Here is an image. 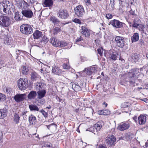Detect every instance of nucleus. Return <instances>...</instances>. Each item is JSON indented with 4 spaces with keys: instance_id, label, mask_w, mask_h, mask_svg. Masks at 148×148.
I'll return each mask as SVG.
<instances>
[{
    "instance_id": "nucleus-1",
    "label": "nucleus",
    "mask_w": 148,
    "mask_h": 148,
    "mask_svg": "<svg viewBox=\"0 0 148 148\" xmlns=\"http://www.w3.org/2000/svg\"><path fill=\"white\" fill-rule=\"evenodd\" d=\"M14 12V7L13 5L9 1H6L5 3H3L0 5V12L4 15L12 14Z\"/></svg>"
},
{
    "instance_id": "nucleus-2",
    "label": "nucleus",
    "mask_w": 148,
    "mask_h": 148,
    "mask_svg": "<svg viewBox=\"0 0 148 148\" xmlns=\"http://www.w3.org/2000/svg\"><path fill=\"white\" fill-rule=\"evenodd\" d=\"M20 31L22 34L26 35L31 34L33 32V28L31 26L27 24L21 26Z\"/></svg>"
},
{
    "instance_id": "nucleus-3",
    "label": "nucleus",
    "mask_w": 148,
    "mask_h": 148,
    "mask_svg": "<svg viewBox=\"0 0 148 148\" xmlns=\"http://www.w3.org/2000/svg\"><path fill=\"white\" fill-rule=\"evenodd\" d=\"M10 18L5 15L0 16V25L3 27H8L11 24Z\"/></svg>"
},
{
    "instance_id": "nucleus-4",
    "label": "nucleus",
    "mask_w": 148,
    "mask_h": 148,
    "mask_svg": "<svg viewBox=\"0 0 148 148\" xmlns=\"http://www.w3.org/2000/svg\"><path fill=\"white\" fill-rule=\"evenodd\" d=\"M131 72L128 73L129 82L132 83H135L136 79V75L139 72V69H132Z\"/></svg>"
},
{
    "instance_id": "nucleus-5",
    "label": "nucleus",
    "mask_w": 148,
    "mask_h": 148,
    "mask_svg": "<svg viewBox=\"0 0 148 148\" xmlns=\"http://www.w3.org/2000/svg\"><path fill=\"white\" fill-rule=\"evenodd\" d=\"M28 83L26 79L21 78L18 81V86L19 89L23 90L26 89L28 86Z\"/></svg>"
},
{
    "instance_id": "nucleus-6",
    "label": "nucleus",
    "mask_w": 148,
    "mask_h": 148,
    "mask_svg": "<svg viewBox=\"0 0 148 148\" xmlns=\"http://www.w3.org/2000/svg\"><path fill=\"white\" fill-rule=\"evenodd\" d=\"M115 41L116 45L117 46L121 48H123L124 46L125 40L123 37L115 36Z\"/></svg>"
},
{
    "instance_id": "nucleus-7",
    "label": "nucleus",
    "mask_w": 148,
    "mask_h": 148,
    "mask_svg": "<svg viewBox=\"0 0 148 148\" xmlns=\"http://www.w3.org/2000/svg\"><path fill=\"white\" fill-rule=\"evenodd\" d=\"M74 10L75 14L79 17L82 16L85 13L84 8L81 5L77 6Z\"/></svg>"
},
{
    "instance_id": "nucleus-8",
    "label": "nucleus",
    "mask_w": 148,
    "mask_h": 148,
    "mask_svg": "<svg viewBox=\"0 0 148 148\" xmlns=\"http://www.w3.org/2000/svg\"><path fill=\"white\" fill-rule=\"evenodd\" d=\"M58 17L62 19H66L69 16V14L66 10L65 9H60L57 13Z\"/></svg>"
},
{
    "instance_id": "nucleus-9",
    "label": "nucleus",
    "mask_w": 148,
    "mask_h": 148,
    "mask_svg": "<svg viewBox=\"0 0 148 148\" xmlns=\"http://www.w3.org/2000/svg\"><path fill=\"white\" fill-rule=\"evenodd\" d=\"M116 138L113 135H111L106 138L105 142L108 146H109L114 145L116 141Z\"/></svg>"
},
{
    "instance_id": "nucleus-10",
    "label": "nucleus",
    "mask_w": 148,
    "mask_h": 148,
    "mask_svg": "<svg viewBox=\"0 0 148 148\" xmlns=\"http://www.w3.org/2000/svg\"><path fill=\"white\" fill-rule=\"evenodd\" d=\"M130 127V125L128 122H122L119 125L117 129L120 131H123L128 129Z\"/></svg>"
},
{
    "instance_id": "nucleus-11",
    "label": "nucleus",
    "mask_w": 148,
    "mask_h": 148,
    "mask_svg": "<svg viewBox=\"0 0 148 148\" xmlns=\"http://www.w3.org/2000/svg\"><path fill=\"white\" fill-rule=\"evenodd\" d=\"M26 95L25 94H16L14 97V99L17 103H19L23 101L25 98Z\"/></svg>"
},
{
    "instance_id": "nucleus-12",
    "label": "nucleus",
    "mask_w": 148,
    "mask_h": 148,
    "mask_svg": "<svg viewBox=\"0 0 148 148\" xmlns=\"http://www.w3.org/2000/svg\"><path fill=\"white\" fill-rule=\"evenodd\" d=\"M110 23L114 27L117 28L121 27L123 26V23L117 20H112L110 21Z\"/></svg>"
},
{
    "instance_id": "nucleus-13",
    "label": "nucleus",
    "mask_w": 148,
    "mask_h": 148,
    "mask_svg": "<svg viewBox=\"0 0 148 148\" xmlns=\"http://www.w3.org/2000/svg\"><path fill=\"white\" fill-rule=\"evenodd\" d=\"M21 13L23 16L28 18L32 17L33 15V12L30 9L23 10Z\"/></svg>"
},
{
    "instance_id": "nucleus-14",
    "label": "nucleus",
    "mask_w": 148,
    "mask_h": 148,
    "mask_svg": "<svg viewBox=\"0 0 148 148\" xmlns=\"http://www.w3.org/2000/svg\"><path fill=\"white\" fill-rule=\"evenodd\" d=\"M102 127V123L101 122H98L96 123L95 124L93 127L90 128V130H91L92 129H94V131L95 132V130L96 132L99 131Z\"/></svg>"
},
{
    "instance_id": "nucleus-15",
    "label": "nucleus",
    "mask_w": 148,
    "mask_h": 148,
    "mask_svg": "<svg viewBox=\"0 0 148 148\" xmlns=\"http://www.w3.org/2000/svg\"><path fill=\"white\" fill-rule=\"evenodd\" d=\"M37 94H38L37 98L38 99H41L44 97L46 93V91L44 89L37 91Z\"/></svg>"
},
{
    "instance_id": "nucleus-16",
    "label": "nucleus",
    "mask_w": 148,
    "mask_h": 148,
    "mask_svg": "<svg viewBox=\"0 0 148 148\" xmlns=\"http://www.w3.org/2000/svg\"><path fill=\"white\" fill-rule=\"evenodd\" d=\"M82 34L85 37H88L90 35L89 30L85 26H82L81 27Z\"/></svg>"
},
{
    "instance_id": "nucleus-17",
    "label": "nucleus",
    "mask_w": 148,
    "mask_h": 148,
    "mask_svg": "<svg viewBox=\"0 0 148 148\" xmlns=\"http://www.w3.org/2000/svg\"><path fill=\"white\" fill-rule=\"evenodd\" d=\"M37 95V93L36 91H31L28 94L27 97L29 99L33 100L36 98Z\"/></svg>"
},
{
    "instance_id": "nucleus-18",
    "label": "nucleus",
    "mask_w": 148,
    "mask_h": 148,
    "mask_svg": "<svg viewBox=\"0 0 148 148\" xmlns=\"http://www.w3.org/2000/svg\"><path fill=\"white\" fill-rule=\"evenodd\" d=\"M72 86L73 90L76 92L82 90V87L79 86L77 83H73Z\"/></svg>"
},
{
    "instance_id": "nucleus-19",
    "label": "nucleus",
    "mask_w": 148,
    "mask_h": 148,
    "mask_svg": "<svg viewBox=\"0 0 148 148\" xmlns=\"http://www.w3.org/2000/svg\"><path fill=\"white\" fill-rule=\"evenodd\" d=\"M52 72L55 74L59 75L61 73V71L58 67L54 66L53 67Z\"/></svg>"
},
{
    "instance_id": "nucleus-20",
    "label": "nucleus",
    "mask_w": 148,
    "mask_h": 148,
    "mask_svg": "<svg viewBox=\"0 0 148 148\" xmlns=\"http://www.w3.org/2000/svg\"><path fill=\"white\" fill-rule=\"evenodd\" d=\"M29 120L30 124L32 125H34L36 121V117L32 114L29 116Z\"/></svg>"
},
{
    "instance_id": "nucleus-21",
    "label": "nucleus",
    "mask_w": 148,
    "mask_h": 148,
    "mask_svg": "<svg viewBox=\"0 0 148 148\" xmlns=\"http://www.w3.org/2000/svg\"><path fill=\"white\" fill-rule=\"evenodd\" d=\"M42 32L38 30H36L33 34L34 38L36 39L39 38L42 36Z\"/></svg>"
},
{
    "instance_id": "nucleus-22",
    "label": "nucleus",
    "mask_w": 148,
    "mask_h": 148,
    "mask_svg": "<svg viewBox=\"0 0 148 148\" xmlns=\"http://www.w3.org/2000/svg\"><path fill=\"white\" fill-rule=\"evenodd\" d=\"M146 119V116L141 115L138 117V119L139 124H144L145 123Z\"/></svg>"
},
{
    "instance_id": "nucleus-23",
    "label": "nucleus",
    "mask_w": 148,
    "mask_h": 148,
    "mask_svg": "<svg viewBox=\"0 0 148 148\" xmlns=\"http://www.w3.org/2000/svg\"><path fill=\"white\" fill-rule=\"evenodd\" d=\"M23 16H21V14L19 13L18 11H15L14 13V18L16 21L21 20Z\"/></svg>"
},
{
    "instance_id": "nucleus-24",
    "label": "nucleus",
    "mask_w": 148,
    "mask_h": 148,
    "mask_svg": "<svg viewBox=\"0 0 148 148\" xmlns=\"http://www.w3.org/2000/svg\"><path fill=\"white\" fill-rule=\"evenodd\" d=\"M58 42V40L54 38H51L50 40V42L55 47H57Z\"/></svg>"
},
{
    "instance_id": "nucleus-25",
    "label": "nucleus",
    "mask_w": 148,
    "mask_h": 148,
    "mask_svg": "<svg viewBox=\"0 0 148 148\" xmlns=\"http://www.w3.org/2000/svg\"><path fill=\"white\" fill-rule=\"evenodd\" d=\"M118 53L116 52H111L110 58L112 60H115L117 59V56Z\"/></svg>"
},
{
    "instance_id": "nucleus-26",
    "label": "nucleus",
    "mask_w": 148,
    "mask_h": 148,
    "mask_svg": "<svg viewBox=\"0 0 148 148\" xmlns=\"http://www.w3.org/2000/svg\"><path fill=\"white\" fill-rule=\"evenodd\" d=\"M50 19V21H52L55 25L59 24L60 22L59 20L54 16H51Z\"/></svg>"
},
{
    "instance_id": "nucleus-27",
    "label": "nucleus",
    "mask_w": 148,
    "mask_h": 148,
    "mask_svg": "<svg viewBox=\"0 0 148 148\" xmlns=\"http://www.w3.org/2000/svg\"><path fill=\"white\" fill-rule=\"evenodd\" d=\"M20 118L19 114L17 113H15L14 114V120L16 124H18L19 123Z\"/></svg>"
},
{
    "instance_id": "nucleus-28",
    "label": "nucleus",
    "mask_w": 148,
    "mask_h": 148,
    "mask_svg": "<svg viewBox=\"0 0 148 148\" xmlns=\"http://www.w3.org/2000/svg\"><path fill=\"white\" fill-rule=\"evenodd\" d=\"M52 0H45L43 4L46 7L51 6L53 5Z\"/></svg>"
},
{
    "instance_id": "nucleus-29",
    "label": "nucleus",
    "mask_w": 148,
    "mask_h": 148,
    "mask_svg": "<svg viewBox=\"0 0 148 148\" xmlns=\"http://www.w3.org/2000/svg\"><path fill=\"white\" fill-rule=\"evenodd\" d=\"M139 39V36L138 33H135L133 35L132 38V42H136L138 41Z\"/></svg>"
},
{
    "instance_id": "nucleus-30",
    "label": "nucleus",
    "mask_w": 148,
    "mask_h": 148,
    "mask_svg": "<svg viewBox=\"0 0 148 148\" xmlns=\"http://www.w3.org/2000/svg\"><path fill=\"white\" fill-rule=\"evenodd\" d=\"M36 90H43V87L42 83H37L35 87Z\"/></svg>"
},
{
    "instance_id": "nucleus-31",
    "label": "nucleus",
    "mask_w": 148,
    "mask_h": 148,
    "mask_svg": "<svg viewBox=\"0 0 148 148\" xmlns=\"http://www.w3.org/2000/svg\"><path fill=\"white\" fill-rule=\"evenodd\" d=\"M29 108L31 111H39V109L38 108L36 105L31 104L29 106Z\"/></svg>"
},
{
    "instance_id": "nucleus-32",
    "label": "nucleus",
    "mask_w": 148,
    "mask_h": 148,
    "mask_svg": "<svg viewBox=\"0 0 148 148\" xmlns=\"http://www.w3.org/2000/svg\"><path fill=\"white\" fill-rule=\"evenodd\" d=\"M30 75L31 79L32 80H36L38 78L37 74L35 72L33 71L31 72Z\"/></svg>"
},
{
    "instance_id": "nucleus-33",
    "label": "nucleus",
    "mask_w": 148,
    "mask_h": 148,
    "mask_svg": "<svg viewBox=\"0 0 148 148\" xmlns=\"http://www.w3.org/2000/svg\"><path fill=\"white\" fill-rule=\"evenodd\" d=\"M47 128L51 131L56 130V128L57 125L54 123H52L50 125H47Z\"/></svg>"
},
{
    "instance_id": "nucleus-34",
    "label": "nucleus",
    "mask_w": 148,
    "mask_h": 148,
    "mask_svg": "<svg viewBox=\"0 0 148 148\" xmlns=\"http://www.w3.org/2000/svg\"><path fill=\"white\" fill-rule=\"evenodd\" d=\"M57 47H63L67 45V43L64 41H60L59 40Z\"/></svg>"
},
{
    "instance_id": "nucleus-35",
    "label": "nucleus",
    "mask_w": 148,
    "mask_h": 148,
    "mask_svg": "<svg viewBox=\"0 0 148 148\" xmlns=\"http://www.w3.org/2000/svg\"><path fill=\"white\" fill-rule=\"evenodd\" d=\"M131 58H132L133 60L135 62L137 61L139 59L138 55L136 53L133 54L131 56Z\"/></svg>"
},
{
    "instance_id": "nucleus-36",
    "label": "nucleus",
    "mask_w": 148,
    "mask_h": 148,
    "mask_svg": "<svg viewBox=\"0 0 148 148\" xmlns=\"http://www.w3.org/2000/svg\"><path fill=\"white\" fill-rule=\"evenodd\" d=\"M22 72L23 74L26 75L27 74L28 69L25 66H23L22 67Z\"/></svg>"
},
{
    "instance_id": "nucleus-37",
    "label": "nucleus",
    "mask_w": 148,
    "mask_h": 148,
    "mask_svg": "<svg viewBox=\"0 0 148 148\" xmlns=\"http://www.w3.org/2000/svg\"><path fill=\"white\" fill-rule=\"evenodd\" d=\"M61 31L60 28L58 27H56L53 29V34L54 35L57 34L58 33H59Z\"/></svg>"
},
{
    "instance_id": "nucleus-38",
    "label": "nucleus",
    "mask_w": 148,
    "mask_h": 148,
    "mask_svg": "<svg viewBox=\"0 0 148 148\" xmlns=\"http://www.w3.org/2000/svg\"><path fill=\"white\" fill-rule=\"evenodd\" d=\"M6 99V96L3 94L0 93V101H4Z\"/></svg>"
},
{
    "instance_id": "nucleus-39",
    "label": "nucleus",
    "mask_w": 148,
    "mask_h": 148,
    "mask_svg": "<svg viewBox=\"0 0 148 148\" xmlns=\"http://www.w3.org/2000/svg\"><path fill=\"white\" fill-rule=\"evenodd\" d=\"M144 28L145 27L144 25L142 24H139L138 27L137 28L140 31L143 32V33L144 32Z\"/></svg>"
},
{
    "instance_id": "nucleus-40",
    "label": "nucleus",
    "mask_w": 148,
    "mask_h": 148,
    "mask_svg": "<svg viewBox=\"0 0 148 148\" xmlns=\"http://www.w3.org/2000/svg\"><path fill=\"white\" fill-rule=\"evenodd\" d=\"M19 112H21V115L23 116H25V117H26V114L27 112L26 111V110L24 109H22V111H21V110H20L19 111Z\"/></svg>"
},
{
    "instance_id": "nucleus-41",
    "label": "nucleus",
    "mask_w": 148,
    "mask_h": 148,
    "mask_svg": "<svg viewBox=\"0 0 148 148\" xmlns=\"http://www.w3.org/2000/svg\"><path fill=\"white\" fill-rule=\"evenodd\" d=\"M48 39L46 36H43L42 38L41 42H43L45 44L47 43L49 41Z\"/></svg>"
},
{
    "instance_id": "nucleus-42",
    "label": "nucleus",
    "mask_w": 148,
    "mask_h": 148,
    "mask_svg": "<svg viewBox=\"0 0 148 148\" xmlns=\"http://www.w3.org/2000/svg\"><path fill=\"white\" fill-rule=\"evenodd\" d=\"M39 111L41 112L45 117H46L47 116L48 113L45 112L43 109H41Z\"/></svg>"
},
{
    "instance_id": "nucleus-43",
    "label": "nucleus",
    "mask_w": 148,
    "mask_h": 148,
    "mask_svg": "<svg viewBox=\"0 0 148 148\" xmlns=\"http://www.w3.org/2000/svg\"><path fill=\"white\" fill-rule=\"evenodd\" d=\"M91 70V72H92L93 74L96 73L97 71V68L96 67H90Z\"/></svg>"
},
{
    "instance_id": "nucleus-44",
    "label": "nucleus",
    "mask_w": 148,
    "mask_h": 148,
    "mask_svg": "<svg viewBox=\"0 0 148 148\" xmlns=\"http://www.w3.org/2000/svg\"><path fill=\"white\" fill-rule=\"evenodd\" d=\"M1 112L2 113V119L4 118L6 116L7 114L6 110H4L2 109L1 110Z\"/></svg>"
},
{
    "instance_id": "nucleus-45",
    "label": "nucleus",
    "mask_w": 148,
    "mask_h": 148,
    "mask_svg": "<svg viewBox=\"0 0 148 148\" xmlns=\"http://www.w3.org/2000/svg\"><path fill=\"white\" fill-rule=\"evenodd\" d=\"M63 68L64 69H69L70 68V66L68 64L64 63L63 65Z\"/></svg>"
},
{
    "instance_id": "nucleus-46",
    "label": "nucleus",
    "mask_w": 148,
    "mask_h": 148,
    "mask_svg": "<svg viewBox=\"0 0 148 148\" xmlns=\"http://www.w3.org/2000/svg\"><path fill=\"white\" fill-rule=\"evenodd\" d=\"M44 146L45 147H48L50 148L52 147V145L51 143H50L49 142H47L45 143Z\"/></svg>"
},
{
    "instance_id": "nucleus-47",
    "label": "nucleus",
    "mask_w": 148,
    "mask_h": 148,
    "mask_svg": "<svg viewBox=\"0 0 148 148\" xmlns=\"http://www.w3.org/2000/svg\"><path fill=\"white\" fill-rule=\"evenodd\" d=\"M86 73L87 74L89 75H91L93 74L92 72H91V70L90 67L88 68L86 71Z\"/></svg>"
},
{
    "instance_id": "nucleus-48",
    "label": "nucleus",
    "mask_w": 148,
    "mask_h": 148,
    "mask_svg": "<svg viewBox=\"0 0 148 148\" xmlns=\"http://www.w3.org/2000/svg\"><path fill=\"white\" fill-rule=\"evenodd\" d=\"M114 0H110V3L109 5L112 8H113L114 5Z\"/></svg>"
},
{
    "instance_id": "nucleus-49",
    "label": "nucleus",
    "mask_w": 148,
    "mask_h": 148,
    "mask_svg": "<svg viewBox=\"0 0 148 148\" xmlns=\"http://www.w3.org/2000/svg\"><path fill=\"white\" fill-rule=\"evenodd\" d=\"M122 108H125L128 107V103L124 102L121 105Z\"/></svg>"
},
{
    "instance_id": "nucleus-50",
    "label": "nucleus",
    "mask_w": 148,
    "mask_h": 148,
    "mask_svg": "<svg viewBox=\"0 0 148 148\" xmlns=\"http://www.w3.org/2000/svg\"><path fill=\"white\" fill-rule=\"evenodd\" d=\"M12 40L11 38H8L5 40V42H6V43L8 45H10L11 43Z\"/></svg>"
},
{
    "instance_id": "nucleus-51",
    "label": "nucleus",
    "mask_w": 148,
    "mask_h": 148,
    "mask_svg": "<svg viewBox=\"0 0 148 148\" xmlns=\"http://www.w3.org/2000/svg\"><path fill=\"white\" fill-rule=\"evenodd\" d=\"M139 24H138L136 23L135 22L133 21L132 23V26L133 27L137 28L138 27V26Z\"/></svg>"
},
{
    "instance_id": "nucleus-52",
    "label": "nucleus",
    "mask_w": 148,
    "mask_h": 148,
    "mask_svg": "<svg viewBox=\"0 0 148 148\" xmlns=\"http://www.w3.org/2000/svg\"><path fill=\"white\" fill-rule=\"evenodd\" d=\"M73 21L75 23H78L79 24H80L81 23L80 20L77 18L74 19L73 20Z\"/></svg>"
},
{
    "instance_id": "nucleus-53",
    "label": "nucleus",
    "mask_w": 148,
    "mask_h": 148,
    "mask_svg": "<svg viewBox=\"0 0 148 148\" xmlns=\"http://www.w3.org/2000/svg\"><path fill=\"white\" fill-rule=\"evenodd\" d=\"M97 148H107L106 146L104 144H101Z\"/></svg>"
},
{
    "instance_id": "nucleus-54",
    "label": "nucleus",
    "mask_w": 148,
    "mask_h": 148,
    "mask_svg": "<svg viewBox=\"0 0 148 148\" xmlns=\"http://www.w3.org/2000/svg\"><path fill=\"white\" fill-rule=\"evenodd\" d=\"M106 17L108 19H111L112 17V15L110 14H108L106 15Z\"/></svg>"
},
{
    "instance_id": "nucleus-55",
    "label": "nucleus",
    "mask_w": 148,
    "mask_h": 148,
    "mask_svg": "<svg viewBox=\"0 0 148 148\" xmlns=\"http://www.w3.org/2000/svg\"><path fill=\"white\" fill-rule=\"evenodd\" d=\"M84 1L87 5H89L91 4L90 0H84Z\"/></svg>"
},
{
    "instance_id": "nucleus-56",
    "label": "nucleus",
    "mask_w": 148,
    "mask_h": 148,
    "mask_svg": "<svg viewBox=\"0 0 148 148\" xmlns=\"http://www.w3.org/2000/svg\"><path fill=\"white\" fill-rule=\"evenodd\" d=\"M98 52L101 56H102L103 51L100 49H98L97 50Z\"/></svg>"
},
{
    "instance_id": "nucleus-57",
    "label": "nucleus",
    "mask_w": 148,
    "mask_h": 148,
    "mask_svg": "<svg viewBox=\"0 0 148 148\" xmlns=\"http://www.w3.org/2000/svg\"><path fill=\"white\" fill-rule=\"evenodd\" d=\"M106 110H105L104 111H102L101 112V113L100 114H103L104 115H108V114H109V113H106Z\"/></svg>"
},
{
    "instance_id": "nucleus-58",
    "label": "nucleus",
    "mask_w": 148,
    "mask_h": 148,
    "mask_svg": "<svg viewBox=\"0 0 148 148\" xmlns=\"http://www.w3.org/2000/svg\"><path fill=\"white\" fill-rule=\"evenodd\" d=\"M125 1L126 3H130L132 4L133 3L132 0H125Z\"/></svg>"
},
{
    "instance_id": "nucleus-59",
    "label": "nucleus",
    "mask_w": 148,
    "mask_h": 148,
    "mask_svg": "<svg viewBox=\"0 0 148 148\" xmlns=\"http://www.w3.org/2000/svg\"><path fill=\"white\" fill-rule=\"evenodd\" d=\"M3 136V134L2 132H0V141L2 139Z\"/></svg>"
},
{
    "instance_id": "nucleus-60",
    "label": "nucleus",
    "mask_w": 148,
    "mask_h": 148,
    "mask_svg": "<svg viewBox=\"0 0 148 148\" xmlns=\"http://www.w3.org/2000/svg\"><path fill=\"white\" fill-rule=\"evenodd\" d=\"M30 2L31 3H35L37 2V0H32Z\"/></svg>"
},
{
    "instance_id": "nucleus-61",
    "label": "nucleus",
    "mask_w": 148,
    "mask_h": 148,
    "mask_svg": "<svg viewBox=\"0 0 148 148\" xmlns=\"http://www.w3.org/2000/svg\"><path fill=\"white\" fill-rule=\"evenodd\" d=\"M2 113L1 112V110H0V119H2Z\"/></svg>"
},
{
    "instance_id": "nucleus-62",
    "label": "nucleus",
    "mask_w": 148,
    "mask_h": 148,
    "mask_svg": "<svg viewBox=\"0 0 148 148\" xmlns=\"http://www.w3.org/2000/svg\"><path fill=\"white\" fill-rule=\"evenodd\" d=\"M133 119L136 122L137 121V116H134L133 118Z\"/></svg>"
},
{
    "instance_id": "nucleus-63",
    "label": "nucleus",
    "mask_w": 148,
    "mask_h": 148,
    "mask_svg": "<svg viewBox=\"0 0 148 148\" xmlns=\"http://www.w3.org/2000/svg\"><path fill=\"white\" fill-rule=\"evenodd\" d=\"M119 4H121L122 5H122L123 1H122V0H119Z\"/></svg>"
},
{
    "instance_id": "nucleus-64",
    "label": "nucleus",
    "mask_w": 148,
    "mask_h": 148,
    "mask_svg": "<svg viewBox=\"0 0 148 148\" xmlns=\"http://www.w3.org/2000/svg\"><path fill=\"white\" fill-rule=\"evenodd\" d=\"M142 100L146 102H147V101H148V99H143V100Z\"/></svg>"
}]
</instances>
